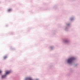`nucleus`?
<instances>
[{"mask_svg": "<svg viewBox=\"0 0 80 80\" xmlns=\"http://www.w3.org/2000/svg\"><path fill=\"white\" fill-rule=\"evenodd\" d=\"M74 59H75V58L74 57H72L68 59V63H71Z\"/></svg>", "mask_w": 80, "mask_h": 80, "instance_id": "1", "label": "nucleus"}, {"mask_svg": "<svg viewBox=\"0 0 80 80\" xmlns=\"http://www.w3.org/2000/svg\"><path fill=\"white\" fill-rule=\"evenodd\" d=\"M11 72L10 71H8L6 72V73L5 75H4L2 76V78H5L6 77V75L7 74H9Z\"/></svg>", "mask_w": 80, "mask_h": 80, "instance_id": "2", "label": "nucleus"}, {"mask_svg": "<svg viewBox=\"0 0 80 80\" xmlns=\"http://www.w3.org/2000/svg\"><path fill=\"white\" fill-rule=\"evenodd\" d=\"M28 80H33L32 78H28Z\"/></svg>", "mask_w": 80, "mask_h": 80, "instance_id": "3", "label": "nucleus"}, {"mask_svg": "<svg viewBox=\"0 0 80 80\" xmlns=\"http://www.w3.org/2000/svg\"><path fill=\"white\" fill-rule=\"evenodd\" d=\"M12 11V9H9L8 10V12H10L11 11Z\"/></svg>", "mask_w": 80, "mask_h": 80, "instance_id": "4", "label": "nucleus"}, {"mask_svg": "<svg viewBox=\"0 0 80 80\" xmlns=\"http://www.w3.org/2000/svg\"><path fill=\"white\" fill-rule=\"evenodd\" d=\"M7 58V56H5V57H4V59H5L6 58Z\"/></svg>", "mask_w": 80, "mask_h": 80, "instance_id": "5", "label": "nucleus"}, {"mask_svg": "<svg viewBox=\"0 0 80 80\" xmlns=\"http://www.w3.org/2000/svg\"><path fill=\"white\" fill-rule=\"evenodd\" d=\"M2 72V71H0V73Z\"/></svg>", "mask_w": 80, "mask_h": 80, "instance_id": "6", "label": "nucleus"}, {"mask_svg": "<svg viewBox=\"0 0 80 80\" xmlns=\"http://www.w3.org/2000/svg\"><path fill=\"white\" fill-rule=\"evenodd\" d=\"M38 80V79H37V80Z\"/></svg>", "mask_w": 80, "mask_h": 80, "instance_id": "7", "label": "nucleus"}]
</instances>
